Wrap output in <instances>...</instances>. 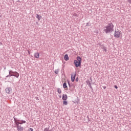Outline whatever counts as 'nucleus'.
Instances as JSON below:
<instances>
[{
    "label": "nucleus",
    "mask_w": 131,
    "mask_h": 131,
    "mask_svg": "<svg viewBox=\"0 0 131 131\" xmlns=\"http://www.w3.org/2000/svg\"><path fill=\"white\" fill-rule=\"evenodd\" d=\"M103 31L105 33H111L113 31H114V25L112 23H108L107 26L103 28Z\"/></svg>",
    "instance_id": "obj_1"
},
{
    "label": "nucleus",
    "mask_w": 131,
    "mask_h": 131,
    "mask_svg": "<svg viewBox=\"0 0 131 131\" xmlns=\"http://www.w3.org/2000/svg\"><path fill=\"white\" fill-rule=\"evenodd\" d=\"M12 76H14L18 78L19 77V74L17 72H14L12 70L9 71V75L6 76V78H10Z\"/></svg>",
    "instance_id": "obj_2"
},
{
    "label": "nucleus",
    "mask_w": 131,
    "mask_h": 131,
    "mask_svg": "<svg viewBox=\"0 0 131 131\" xmlns=\"http://www.w3.org/2000/svg\"><path fill=\"white\" fill-rule=\"evenodd\" d=\"M114 35L116 38H119L120 37V35H121V31H115Z\"/></svg>",
    "instance_id": "obj_3"
},
{
    "label": "nucleus",
    "mask_w": 131,
    "mask_h": 131,
    "mask_svg": "<svg viewBox=\"0 0 131 131\" xmlns=\"http://www.w3.org/2000/svg\"><path fill=\"white\" fill-rule=\"evenodd\" d=\"M14 118V123L15 124H16V127L17 128V127H19L20 126V125H19V124H20V120H18L17 119V118L13 117Z\"/></svg>",
    "instance_id": "obj_4"
},
{
    "label": "nucleus",
    "mask_w": 131,
    "mask_h": 131,
    "mask_svg": "<svg viewBox=\"0 0 131 131\" xmlns=\"http://www.w3.org/2000/svg\"><path fill=\"white\" fill-rule=\"evenodd\" d=\"M74 64L75 67H79L81 66V63H79V61H77V60H74Z\"/></svg>",
    "instance_id": "obj_5"
},
{
    "label": "nucleus",
    "mask_w": 131,
    "mask_h": 131,
    "mask_svg": "<svg viewBox=\"0 0 131 131\" xmlns=\"http://www.w3.org/2000/svg\"><path fill=\"white\" fill-rule=\"evenodd\" d=\"M5 91L7 93V94H12V88H7L6 89H5Z\"/></svg>",
    "instance_id": "obj_6"
},
{
    "label": "nucleus",
    "mask_w": 131,
    "mask_h": 131,
    "mask_svg": "<svg viewBox=\"0 0 131 131\" xmlns=\"http://www.w3.org/2000/svg\"><path fill=\"white\" fill-rule=\"evenodd\" d=\"M34 56L35 58H36V59H38V58H39V53H38V52L35 53Z\"/></svg>",
    "instance_id": "obj_7"
},
{
    "label": "nucleus",
    "mask_w": 131,
    "mask_h": 131,
    "mask_svg": "<svg viewBox=\"0 0 131 131\" xmlns=\"http://www.w3.org/2000/svg\"><path fill=\"white\" fill-rule=\"evenodd\" d=\"M75 76H76V74H75L74 76L73 75H71V81L72 82H74V80H75Z\"/></svg>",
    "instance_id": "obj_8"
},
{
    "label": "nucleus",
    "mask_w": 131,
    "mask_h": 131,
    "mask_svg": "<svg viewBox=\"0 0 131 131\" xmlns=\"http://www.w3.org/2000/svg\"><path fill=\"white\" fill-rule=\"evenodd\" d=\"M62 100L63 101H66L67 100V95L66 94L62 95Z\"/></svg>",
    "instance_id": "obj_9"
},
{
    "label": "nucleus",
    "mask_w": 131,
    "mask_h": 131,
    "mask_svg": "<svg viewBox=\"0 0 131 131\" xmlns=\"http://www.w3.org/2000/svg\"><path fill=\"white\" fill-rule=\"evenodd\" d=\"M77 61H78V62H79V64L81 63L82 59H81V57L79 56H77Z\"/></svg>",
    "instance_id": "obj_10"
},
{
    "label": "nucleus",
    "mask_w": 131,
    "mask_h": 131,
    "mask_svg": "<svg viewBox=\"0 0 131 131\" xmlns=\"http://www.w3.org/2000/svg\"><path fill=\"white\" fill-rule=\"evenodd\" d=\"M18 131H23L24 129V127H21V125L17 128Z\"/></svg>",
    "instance_id": "obj_11"
},
{
    "label": "nucleus",
    "mask_w": 131,
    "mask_h": 131,
    "mask_svg": "<svg viewBox=\"0 0 131 131\" xmlns=\"http://www.w3.org/2000/svg\"><path fill=\"white\" fill-rule=\"evenodd\" d=\"M65 61H68L69 60V57H68V54H66L64 57Z\"/></svg>",
    "instance_id": "obj_12"
},
{
    "label": "nucleus",
    "mask_w": 131,
    "mask_h": 131,
    "mask_svg": "<svg viewBox=\"0 0 131 131\" xmlns=\"http://www.w3.org/2000/svg\"><path fill=\"white\" fill-rule=\"evenodd\" d=\"M36 17L37 18V19H38V21H39L40 20L41 18V16L37 14Z\"/></svg>",
    "instance_id": "obj_13"
},
{
    "label": "nucleus",
    "mask_w": 131,
    "mask_h": 131,
    "mask_svg": "<svg viewBox=\"0 0 131 131\" xmlns=\"http://www.w3.org/2000/svg\"><path fill=\"white\" fill-rule=\"evenodd\" d=\"M62 85L63 89H67L68 88V86H67V83L66 82H64Z\"/></svg>",
    "instance_id": "obj_14"
},
{
    "label": "nucleus",
    "mask_w": 131,
    "mask_h": 131,
    "mask_svg": "<svg viewBox=\"0 0 131 131\" xmlns=\"http://www.w3.org/2000/svg\"><path fill=\"white\" fill-rule=\"evenodd\" d=\"M43 131H53V130L50 129L49 127H46L44 129Z\"/></svg>",
    "instance_id": "obj_15"
},
{
    "label": "nucleus",
    "mask_w": 131,
    "mask_h": 131,
    "mask_svg": "<svg viewBox=\"0 0 131 131\" xmlns=\"http://www.w3.org/2000/svg\"><path fill=\"white\" fill-rule=\"evenodd\" d=\"M19 121V123L20 124H23V123H26V121H24V120H20Z\"/></svg>",
    "instance_id": "obj_16"
},
{
    "label": "nucleus",
    "mask_w": 131,
    "mask_h": 131,
    "mask_svg": "<svg viewBox=\"0 0 131 131\" xmlns=\"http://www.w3.org/2000/svg\"><path fill=\"white\" fill-rule=\"evenodd\" d=\"M59 71H60L59 69H56L55 70L54 73H55V74H58V73H59Z\"/></svg>",
    "instance_id": "obj_17"
},
{
    "label": "nucleus",
    "mask_w": 131,
    "mask_h": 131,
    "mask_svg": "<svg viewBox=\"0 0 131 131\" xmlns=\"http://www.w3.org/2000/svg\"><path fill=\"white\" fill-rule=\"evenodd\" d=\"M87 84L88 85H89L90 86V85H92V84L91 83V82L90 81V80H88L86 81Z\"/></svg>",
    "instance_id": "obj_18"
},
{
    "label": "nucleus",
    "mask_w": 131,
    "mask_h": 131,
    "mask_svg": "<svg viewBox=\"0 0 131 131\" xmlns=\"http://www.w3.org/2000/svg\"><path fill=\"white\" fill-rule=\"evenodd\" d=\"M68 102H67L66 100H64L63 101V105H68Z\"/></svg>",
    "instance_id": "obj_19"
},
{
    "label": "nucleus",
    "mask_w": 131,
    "mask_h": 131,
    "mask_svg": "<svg viewBox=\"0 0 131 131\" xmlns=\"http://www.w3.org/2000/svg\"><path fill=\"white\" fill-rule=\"evenodd\" d=\"M57 93H58L59 94H61V89L60 88L57 89Z\"/></svg>",
    "instance_id": "obj_20"
},
{
    "label": "nucleus",
    "mask_w": 131,
    "mask_h": 131,
    "mask_svg": "<svg viewBox=\"0 0 131 131\" xmlns=\"http://www.w3.org/2000/svg\"><path fill=\"white\" fill-rule=\"evenodd\" d=\"M73 16H74V17H78V15L77 14H76V13H74V14H73Z\"/></svg>",
    "instance_id": "obj_21"
},
{
    "label": "nucleus",
    "mask_w": 131,
    "mask_h": 131,
    "mask_svg": "<svg viewBox=\"0 0 131 131\" xmlns=\"http://www.w3.org/2000/svg\"><path fill=\"white\" fill-rule=\"evenodd\" d=\"M103 49L105 52H107V48L106 47H103Z\"/></svg>",
    "instance_id": "obj_22"
},
{
    "label": "nucleus",
    "mask_w": 131,
    "mask_h": 131,
    "mask_svg": "<svg viewBox=\"0 0 131 131\" xmlns=\"http://www.w3.org/2000/svg\"><path fill=\"white\" fill-rule=\"evenodd\" d=\"M28 131H33V128H30L28 129Z\"/></svg>",
    "instance_id": "obj_23"
},
{
    "label": "nucleus",
    "mask_w": 131,
    "mask_h": 131,
    "mask_svg": "<svg viewBox=\"0 0 131 131\" xmlns=\"http://www.w3.org/2000/svg\"><path fill=\"white\" fill-rule=\"evenodd\" d=\"M68 83L69 86L70 88H71V85L70 84V82H69V81H68Z\"/></svg>",
    "instance_id": "obj_24"
},
{
    "label": "nucleus",
    "mask_w": 131,
    "mask_h": 131,
    "mask_svg": "<svg viewBox=\"0 0 131 131\" xmlns=\"http://www.w3.org/2000/svg\"><path fill=\"white\" fill-rule=\"evenodd\" d=\"M78 80H79V79H78V77H77L76 78V81H78Z\"/></svg>",
    "instance_id": "obj_25"
},
{
    "label": "nucleus",
    "mask_w": 131,
    "mask_h": 131,
    "mask_svg": "<svg viewBox=\"0 0 131 131\" xmlns=\"http://www.w3.org/2000/svg\"><path fill=\"white\" fill-rule=\"evenodd\" d=\"M89 86L91 90H93V87L92 86V85H90Z\"/></svg>",
    "instance_id": "obj_26"
},
{
    "label": "nucleus",
    "mask_w": 131,
    "mask_h": 131,
    "mask_svg": "<svg viewBox=\"0 0 131 131\" xmlns=\"http://www.w3.org/2000/svg\"><path fill=\"white\" fill-rule=\"evenodd\" d=\"M115 89H118V87L117 86V85H115Z\"/></svg>",
    "instance_id": "obj_27"
},
{
    "label": "nucleus",
    "mask_w": 131,
    "mask_h": 131,
    "mask_svg": "<svg viewBox=\"0 0 131 131\" xmlns=\"http://www.w3.org/2000/svg\"><path fill=\"white\" fill-rule=\"evenodd\" d=\"M128 3H129V4H131V0H128Z\"/></svg>",
    "instance_id": "obj_28"
},
{
    "label": "nucleus",
    "mask_w": 131,
    "mask_h": 131,
    "mask_svg": "<svg viewBox=\"0 0 131 131\" xmlns=\"http://www.w3.org/2000/svg\"><path fill=\"white\" fill-rule=\"evenodd\" d=\"M103 89H104V90H105L106 89V86H104Z\"/></svg>",
    "instance_id": "obj_29"
},
{
    "label": "nucleus",
    "mask_w": 131,
    "mask_h": 131,
    "mask_svg": "<svg viewBox=\"0 0 131 131\" xmlns=\"http://www.w3.org/2000/svg\"><path fill=\"white\" fill-rule=\"evenodd\" d=\"M88 25H89V23H87V24H86V26H88Z\"/></svg>",
    "instance_id": "obj_30"
},
{
    "label": "nucleus",
    "mask_w": 131,
    "mask_h": 131,
    "mask_svg": "<svg viewBox=\"0 0 131 131\" xmlns=\"http://www.w3.org/2000/svg\"><path fill=\"white\" fill-rule=\"evenodd\" d=\"M59 98H62V96H59Z\"/></svg>",
    "instance_id": "obj_31"
},
{
    "label": "nucleus",
    "mask_w": 131,
    "mask_h": 131,
    "mask_svg": "<svg viewBox=\"0 0 131 131\" xmlns=\"http://www.w3.org/2000/svg\"><path fill=\"white\" fill-rule=\"evenodd\" d=\"M4 69H6V68H5Z\"/></svg>",
    "instance_id": "obj_32"
}]
</instances>
